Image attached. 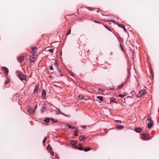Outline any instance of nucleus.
<instances>
[{"instance_id": "obj_52", "label": "nucleus", "mask_w": 159, "mask_h": 159, "mask_svg": "<svg viewBox=\"0 0 159 159\" xmlns=\"http://www.w3.org/2000/svg\"><path fill=\"white\" fill-rule=\"evenodd\" d=\"M105 131H106V132H107V131H106V130H105Z\"/></svg>"}, {"instance_id": "obj_16", "label": "nucleus", "mask_w": 159, "mask_h": 159, "mask_svg": "<svg viewBox=\"0 0 159 159\" xmlns=\"http://www.w3.org/2000/svg\"><path fill=\"white\" fill-rule=\"evenodd\" d=\"M50 120V118H46L45 120H44V121L45 123H48L49 122Z\"/></svg>"}, {"instance_id": "obj_1", "label": "nucleus", "mask_w": 159, "mask_h": 159, "mask_svg": "<svg viewBox=\"0 0 159 159\" xmlns=\"http://www.w3.org/2000/svg\"><path fill=\"white\" fill-rule=\"evenodd\" d=\"M16 72L17 75L21 80L22 81L26 80V76L24 75L20 71L17 70Z\"/></svg>"}, {"instance_id": "obj_3", "label": "nucleus", "mask_w": 159, "mask_h": 159, "mask_svg": "<svg viewBox=\"0 0 159 159\" xmlns=\"http://www.w3.org/2000/svg\"><path fill=\"white\" fill-rule=\"evenodd\" d=\"M142 139L143 140H147L149 139L148 137V135L146 133H144L143 134Z\"/></svg>"}, {"instance_id": "obj_34", "label": "nucleus", "mask_w": 159, "mask_h": 159, "mask_svg": "<svg viewBox=\"0 0 159 159\" xmlns=\"http://www.w3.org/2000/svg\"><path fill=\"white\" fill-rule=\"evenodd\" d=\"M49 69L51 70H53V67H52V66H51L50 67H49Z\"/></svg>"}, {"instance_id": "obj_38", "label": "nucleus", "mask_w": 159, "mask_h": 159, "mask_svg": "<svg viewBox=\"0 0 159 159\" xmlns=\"http://www.w3.org/2000/svg\"><path fill=\"white\" fill-rule=\"evenodd\" d=\"M116 121L117 122H118L119 123H121V122L120 120H116Z\"/></svg>"}, {"instance_id": "obj_10", "label": "nucleus", "mask_w": 159, "mask_h": 159, "mask_svg": "<svg viewBox=\"0 0 159 159\" xmlns=\"http://www.w3.org/2000/svg\"><path fill=\"white\" fill-rule=\"evenodd\" d=\"M86 138V137L82 135L80 136L79 137V139L80 141H83L84 139Z\"/></svg>"}, {"instance_id": "obj_27", "label": "nucleus", "mask_w": 159, "mask_h": 159, "mask_svg": "<svg viewBox=\"0 0 159 159\" xmlns=\"http://www.w3.org/2000/svg\"><path fill=\"white\" fill-rule=\"evenodd\" d=\"M124 84L123 83H122L120 85H119L118 86V89H119L120 88V87H122L123 85Z\"/></svg>"}, {"instance_id": "obj_24", "label": "nucleus", "mask_w": 159, "mask_h": 159, "mask_svg": "<svg viewBox=\"0 0 159 159\" xmlns=\"http://www.w3.org/2000/svg\"><path fill=\"white\" fill-rule=\"evenodd\" d=\"M50 120H51V121L52 122H57V120H55L52 118H50Z\"/></svg>"}, {"instance_id": "obj_30", "label": "nucleus", "mask_w": 159, "mask_h": 159, "mask_svg": "<svg viewBox=\"0 0 159 159\" xmlns=\"http://www.w3.org/2000/svg\"><path fill=\"white\" fill-rule=\"evenodd\" d=\"M9 82V81L8 80H7L5 81L4 83V84H7Z\"/></svg>"}, {"instance_id": "obj_20", "label": "nucleus", "mask_w": 159, "mask_h": 159, "mask_svg": "<svg viewBox=\"0 0 159 159\" xmlns=\"http://www.w3.org/2000/svg\"><path fill=\"white\" fill-rule=\"evenodd\" d=\"M148 121H149L150 122H152V121L151 120V116L150 115L148 116Z\"/></svg>"}, {"instance_id": "obj_45", "label": "nucleus", "mask_w": 159, "mask_h": 159, "mask_svg": "<svg viewBox=\"0 0 159 159\" xmlns=\"http://www.w3.org/2000/svg\"><path fill=\"white\" fill-rule=\"evenodd\" d=\"M62 114H63V115H64V116H67V117H68V116L66 115L65 114L63 113H62Z\"/></svg>"}, {"instance_id": "obj_28", "label": "nucleus", "mask_w": 159, "mask_h": 159, "mask_svg": "<svg viewBox=\"0 0 159 159\" xmlns=\"http://www.w3.org/2000/svg\"><path fill=\"white\" fill-rule=\"evenodd\" d=\"M124 96V95H122V94H120L119 95L118 97H119L123 98Z\"/></svg>"}, {"instance_id": "obj_7", "label": "nucleus", "mask_w": 159, "mask_h": 159, "mask_svg": "<svg viewBox=\"0 0 159 159\" xmlns=\"http://www.w3.org/2000/svg\"><path fill=\"white\" fill-rule=\"evenodd\" d=\"M142 130V129L140 128H135L134 129L135 131L137 133H140Z\"/></svg>"}, {"instance_id": "obj_5", "label": "nucleus", "mask_w": 159, "mask_h": 159, "mask_svg": "<svg viewBox=\"0 0 159 159\" xmlns=\"http://www.w3.org/2000/svg\"><path fill=\"white\" fill-rule=\"evenodd\" d=\"M36 56L34 55H33L30 56L29 58L31 61L34 62L35 61V59L36 58Z\"/></svg>"}, {"instance_id": "obj_47", "label": "nucleus", "mask_w": 159, "mask_h": 159, "mask_svg": "<svg viewBox=\"0 0 159 159\" xmlns=\"http://www.w3.org/2000/svg\"><path fill=\"white\" fill-rule=\"evenodd\" d=\"M71 75L72 76H73L74 75V74H73V73H71Z\"/></svg>"}, {"instance_id": "obj_33", "label": "nucleus", "mask_w": 159, "mask_h": 159, "mask_svg": "<svg viewBox=\"0 0 159 159\" xmlns=\"http://www.w3.org/2000/svg\"><path fill=\"white\" fill-rule=\"evenodd\" d=\"M83 98V96L81 95H79V98L80 99H82Z\"/></svg>"}, {"instance_id": "obj_12", "label": "nucleus", "mask_w": 159, "mask_h": 159, "mask_svg": "<svg viewBox=\"0 0 159 159\" xmlns=\"http://www.w3.org/2000/svg\"><path fill=\"white\" fill-rule=\"evenodd\" d=\"M118 25L120 27L122 28H123V29L125 31H126V29L125 27V25H122V24H119Z\"/></svg>"}, {"instance_id": "obj_48", "label": "nucleus", "mask_w": 159, "mask_h": 159, "mask_svg": "<svg viewBox=\"0 0 159 159\" xmlns=\"http://www.w3.org/2000/svg\"><path fill=\"white\" fill-rule=\"evenodd\" d=\"M58 72L59 73H60L61 72V71L59 69H58Z\"/></svg>"}, {"instance_id": "obj_4", "label": "nucleus", "mask_w": 159, "mask_h": 159, "mask_svg": "<svg viewBox=\"0 0 159 159\" xmlns=\"http://www.w3.org/2000/svg\"><path fill=\"white\" fill-rule=\"evenodd\" d=\"M2 69L6 73V76H7L9 73V70L6 67L2 66Z\"/></svg>"}, {"instance_id": "obj_49", "label": "nucleus", "mask_w": 159, "mask_h": 159, "mask_svg": "<svg viewBox=\"0 0 159 159\" xmlns=\"http://www.w3.org/2000/svg\"><path fill=\"white\" fill-rule=\"evenodd\" d=\"M96 11L98 13L99 12V10H97Z\"/></svg>"}, {"instance_id": "obj_22", "label": "nucleus", "mask_w": 159, "mask_h": 159, "mask_svg": "<svg viewBox=\"0 0 159 159\" xmlns=\"http://www.w3.org/2000/svg\"><path fill=\"white\" fill-rule=\"evenodd\" d=\"M67 125L68 127H69V128L70 129H71V128H73V129H75V127H73L72 126H71L69 124H67Z\"/></svg>"}, {"instance_id": "obj_15", "label": "nucleus", "mask_w": 159, "mask_h": 159, "mask_svg": "<svg viewBox=\"0 0 159 159\" xmlns=\"http://www.w3.org/2000/svg\"><path fill=\"white\" fill-rule=\"evenodd\" d=\"M118 129H122L123 128V126L122 125H118L116 127Z\"/></svg>"}, {"instance_id": "obj_40", "label": "nucleus", "mask_w": 159, "mask_h": 159, "mask_svg": "<svg viewBox=\"0 0 159 159\" xmlns=\"http://www.w3.org/2000/svg\"><path fill=\"white\" fill-rule=\"evenodd\" d=\"M47 148L48 149H49L50 150H52V148L51 147H49V146H48V147Z\"/></svg>"}, {"instance_id": "obj_46", "label": "nucleus", "mask_w": 159, "mask_h": 159, "mask_svg": "<svg viewBox=\"0 0 159 159\" xmlns=\"http://www.w3.org/2000/svg\"><path fill=\"white\" fill-rule=\"evenodd\" d=\"M105 27L107 28L108 30H110V29L108 28V27H107L106 25H105Z\"/></svg>"}, {"instance_id": "obj_39", "label": "nucleus", "mask_w": 159, "mask_h": 159, "mask_svg": "<svg viewBox=\"0 0 159 159\" xmlns=\"http://www.w3.org/2000/svg\"><path fill=\"white\" fill-rule=\"evenodd\" d=\"M73 142H74V143H71V144L72 145H76V143H75L74 142V141H73Z\"/></svg>"}, {"instance_id": "obj_36", "label": "nucleus", "mask_w": 159, "mask_h": 159, "mask_svg": "<svg viewBox=\"0 0 159 159\" xmlns=\"http://www.w3.org/2000/svg\"><path fill=\"white\" fill-rule=\"evenodd\" d=\"M51 155L54 156V152H53L52 151H51Z\"/></svg>"}, {"instance_id": "obj_18", "label": "nucleus", "mask_w": 159, "mask_h": 159, "mask_svg": "<svg viewBox=\"0 0 159 159\" xmlns=\"http://www.w3.org/2000/svg\"><path fill=\"white\" fill-rule=\"evenodd\" d=\"M91 149V148L90 147L88 148H86L84 149H83V150L85 152H87L89 150H90Z\"/></svg>"}, {"instance_id": "obj_53", "label": "nucleus", "mask_w": 159, "mask_h": 159, "mask_svg": "<svg viewBox=\"0 0 159 159\" xmlns=\"http://www.w3.org/2000/svg\"><path fill=\"white\" fill-rule=\"evenodd\" d=\"M105 131H106V132H107V131H106V130H105Z\"/></svg>"}, {"instance_id": "obj_8", "label": "nucleus", "mask_w": 159, "mask_h": 159, "mask_svg": "<svg viewBox=\"0 0 159 159\" xmlns=\"http://www.w3.org/2000/svg\"><path fill=\"white\" fill-rule=\"evenodd\" d=\"M36 49V47L35 46L34 47H33L31 48L32 49V52L31 53L33 55H34L35 52V50Z\"/></svg>"}, {"instance_id": "obj_19", "label": "nucleus", "mask_w": 159, "mask_h": 159, "mask_svg": "<svg viewBox=\"0 0 159 159\" xmlns=\"http://www.w3.org/2000/svg\"><path fill=\"white\" fill-rule=\"evenodd\" d=\"M78 130H75L74 131V135L75 136H78Z\"/></svg>"}, {"instance_id": "obj_50", "label": "nucleus", "mask_w": 159, "mask_h": 159, "mask_svg": "<svg viewBox=\"0 0 159 159\" xmlns=\"http://www.w3.org/2000/svg\"><path fill=\"white\" fill-rule=\"evenodd\" d=\"M104 130H107L106 129H104Z\"/></svg>"}, {"instance_id": "obj_32", "label": "nucleus", "mask_w": 159, "mask_h": 159, "mask_svg": "<svg viewBox=\"0 0 159 159\" xmlns=\"http://www.w3.org/2000/svg\"><path fill=\"white\" fill-rule=\"evenodd\" d=\"M108 21L113 22L114 23H115V22H116L115 21L113 20H108Z\"/></svg>"}, {"instance_id": "obj_9", "label": "nucleus", "mask_w": 159, "mask_h": 159, "mask_svg": "<svg viewBox=\"0 0 159 159\" xmlns=\"http://www.w3.org/2000/svg\"><path fill=\"white\" fill-rule=\"evenodd\" d=\"M77 148L79 150H83V146L80 143L78 145Z\"/></svg>"}, {"instance_id": "obj_13", "label": "nucleus", "mask_w": 159, "mask_h": 159, "mask_svg": "<svg viewBox=\"0 0 159 159\" xmlns=\"http://www.w3.org/2000/svg\"><path fill=\"white\" fill-rule=\"evenodd\" d=\"M39 88V86L38 85H36L34 88V93L36 92L38 90Z\"/></svg>"}, {"instance_id": "obj_41", "label": "nucleus", "mask_w": 159, "mask_h": 159, "mask_svg": "<svg viewBox=\"0 0 159 159\" xmlns=\"http://www.w3.org/2000/svg\"><path fill=\"white\" fill-rule=\"evenodd\" d=\"M120 47H121V48L122 50L123 51V48H122V45H121V44L120 43Z\"/></svg>"}, {"instance_id": "obj_21", "label": "nucleus", "mask_w": 159, "mask_h": 159, "mask_svg": "<svg viewBox=\"0 0 159 159\" xmlns=\"http://www.w3.org/2000/svg\"><path fill=\"white\" fill-rule=\"evenodd\" d=\"M97 98L99 99L101 101H103V97L102 96H98L97 97Z\"/></svg>"}, {"instance_id": "obj_14", "label": "nucleus", "mask_w": 159, "mask_h": 159, "mask_svg": "<svg viewBox=\"0 0 159 159\" xmlns=\"http://www.w3.org/2000/svg\"><path fill=\"white\" fill-rule=\"evenodd\" d=\"M153 125L152 122H150V123H148V129L151 128Z\"/></svg>"}, {"instance_id": "obj_25", "label": "nucleus", "mask_w": 159, "mask_h": 159, "mask_svg": "<svg viewBox=\"0 0 159 159\" xmlns=\"http://www.w3.org/2000/svg\"><path fill=\"white\" fill-rule=\"evenodd\" d=\"M70 32H71V29H70L68 31V32H67V33H66V35H68L69 34H70Z\"/></svg>"}, {"instance_id": "obj_43", "label": "nucleus", "mask_w": 159, "mask_h": 159, "mask_svg": "<svg viewBox=\"0 0 159 159\" xmlns=\"http://www.w3.org/2000/svg\"><path fill=\"white\" fill-rule=\"evenodd\" d=\"M37 105H36V106L35 107V108H34V109H33L34 110V111H35V110L36 109V108H37Z\"/></svg>"}, {"instance_id": "obj_51", "label": "nucleus", "mask_w": 159, "mask_h": 159, "mask_svg": "<svg viewBox=\"0 0 159 159\" xmlns=\"http://www.w3.org/2000/svg\"><path fill=\"white\" fill-rule=\"evenodd\" d=\"M61 75H62V74H61Z\"/></svg>"}, {"instance_id": "obj_31", "label": "nucleus", "mask_w": 159, "mask_h": 159, "mask_svg": "<svg viewBox=\"0 0 159 159\" xmlns=\"http://www.w3.org/2000/svg\"><path fill=\"white\" fill-rule=\"evenodd\" d=\"M57 61H56L55 62V63H54V65L56 66H57Z\"/></svg>"}, {"instance_id": "obj_35", "label": "nucleus", "mask_w": 159, "mask_h": 159, "mask_svg": "<svg viewBox=\"0 0 159 159\" xmlns=\"http://www.w3.org/2000/svg\"><path fill=\"white\" fill-rule=\"evenodd\" d=\"M94 22L95 23H98V24H100V22H99V21H97L96 20H94Z\"/></svg>"}, {"instance_id": "obj_42", "label": "nucleus", "mask_w": 159, "mask_h": 159, "mask_svg": "<svg viewBox=\"0 0 159 159\" xmlns=\"http://www.w3.org/2000/svg\"><path fill=\"white\" fill-rule=\"evenodd\" d=\"M82 127L83 128H86V125H82Z\"/></svg>"}, {"instance_id": "obj_11", "label": "nucleus", "mask_w": 159, "mask_h": 159, "mask_svg": "<svg viewBox=\"0 0 159 159\" xmlns=\"http://www.w3.org/2000/svg\"><path fill=\"white\" fill-rule=\"evenodd\" d=\"M28 111L31 114H33L34 112V110L33 109H31V108H29L28 109Z\"/></svg>"}, {"instance_id": "obj_17", "label": "nucleus", "mask_w": 159, "mask_h": 159, "mask_svg": "<svg viewBox=\"0 0 159 159\" xmlns=\"http://www.w3.org/2000/svg\"><path fill=\"white\" fill-rule=\"evenodd\" d=\"M46 95V92L43 89L42 91V96L45 97Z\"/></svg>"}, {"instance_id": "obj_26", "label": "nucleus", "mask_w": 159, "mask_h": 159, "mask_svg": "<svg viewBox=\"0 0 159 159\" xmlns=\"http://www.w3.org/2000/svg\"><path fill=\"white\" fill-rule=\"evenodd\" d=\"M47 139V137H45L44 139H43V143H45V142H46Z\"/></svg>"}, {"instance_id": "obj_23", "label": "nucleus", "mask_w": 159, "mask_h": 159, "mask_svg": "<svg viewBox=\"0 0 159 159\" xmlns=\"http://www.w3.org/2000/svg\"><path fill=\"white\" fill-rule=\"evenodd\" d=\"M115 98L113 97H112L110 99L111 102H114Z\"/></svg>"}, {"instance_id": "obj_29", "label": "nucleus", "mask_w": 159, "mask_h": 159, "mask_svg": "<svg viewBox=\"0 0 159 159\" xmlns=\"http://www.w3.org/2000/svg\"><path fill=\"white\" fill-rule=\"evenodd\" d=\"M49 52H51V53H52L53 52V49H50L49 50Z\"/></svg>"}, {"instance_id": "obj_2", "label": "nucleus", "mask_w": 159, "mask_h": 159, "mask_svg": "<svg viewBox=\"0 0 159 159\" xmlns=\"http://www.w3.org/2000/svg\"><path fill=\"white\" fill-rule=\"evenodd\" d=\"M147 92V91L144 89H143L139 92L137 94V96L138 97H141L142 96L145 94Z\"/></svg>"}, {"instance_id": "obj_37", "label": "nucleus", "mask_w": 159, "mask_h": 159, "mask_svg": "<svg viewBox=\"0 0 159 159\" xmlns=\"http://www.w3.org/2000/svg\"><path fill=\"white\" fill-rule=\"evenodd\" d=\"M57 110H58V113L59 114H61V111H60V109H57Z\"/></svg>"}, {"instance_id": "obj_6", "label": "nucleus", "mask_w": 159, "mask_h": 159, "mask_svg": "<svg viewBox=\"0 0 159 159\" xmlns=\"http://www.w3.org/2000/svg\"><path fill=\"white\" fill-rule=\"evenodd\" d=\"M25 59L23 56H19L18 57V60L19 62L23 61Z\"/></svg>"}, {"instance_id": "obj_44", "label": "nucleus", "mask_w": 159, "mask_h": 159, "mask_svg": "<svg viewBox=\"0 0 159 159\" xmlns=\"http://www.w3.org/2000/svg\"><path fill=\"white\" fill-rule=\"evenodd\" d=\"M98 90H100V91H102H102H103L102 89H98Z\"/></svg>"}]
</instances>
